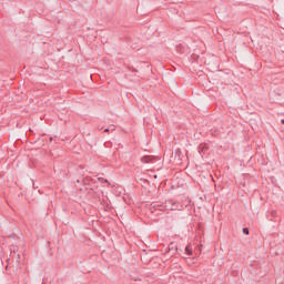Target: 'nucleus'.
Here are the masks:
<instances>
[{
    "instance_id": "f03ea898",
    "label": "nucleus",
    "mask_w": 284,
    "mask_h": 284,
    "mask_svg": "<svg viewBox=\"0 0 284 284\" xmlns=\"http://www.w3.org/2000/svg\"><path fill=\"white\" fill-rule=\"evenodd\" d=\"M141 161H142V163H148L150 161V158L144 156V158L141 159Z\"/></svg>"
},
{
    "instance_id": "7ed1b4c3",
    "label": "nucleus",
    "mask_w": 284,
    "mask_h": 284,
    "mask_svg": "<svg viewBox=\"0 0 284 284\" xmlns=\"http://www.w3.org/2000/svg\"><path fill=\"white\" fill-rule=\"evenodd\" d=\"M243 232H244L245 234H250V231H248L247 229H244Z\"/></svg>"
},
{
    "instance_id": "20e7f679",
    "label": "nucleus",
    "mask_w": 284,
    "mask_h": 284,
    "mask_svg": "<svg viewBox=\"0 0 284 284\" xmlns=\"http://www.w3.org/2000/svg\"><path fill=\"white\" fill-rule=\"evenodd\" d=\"M282 123H284V120H282Z\"/></svg>"
},
{
    "instance_id": "f257e3e1",
    "label": "nucleus",
    "mask_w": 284,
    "mask_h": 284,
    "mask_svg": "<svg viewBox=\"0 0 284 284\" xmlns=\"http://www.w3.org/2000/svg\"><path fill=\"white\" fill-rule=\"evenodd\" d=\"M185 253L189 255V256H192V246L191 245H187L185 247Z\"/></svg>"
}]
</instances>
